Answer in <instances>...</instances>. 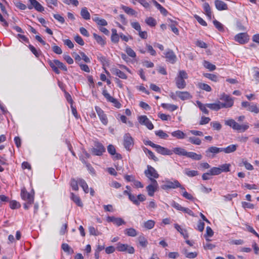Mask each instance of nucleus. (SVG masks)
<instances>
[{"mask_svg": "<svg viewBox=\"0 0 259 259\" xmlns=\"http://www.w3.org/2000/svg\"><path fill=\"white\" fill-rule=\"evenodd\" d=\"M225 124L230 126L234 131H237L239 133H243L247 131L249 127V124L248 122L240 124L232 118L225 120Z\"/></svg>", "mask_w": 259, "mask_h": 259, "instance_id": "1", "label": "nucleus"}, {"mask_svg": "<svg viewBox=\"0 0 259 259\" xmlns=\"http://www.w3.org/2000/svg\"><path fill=\"white\" fill-rule=\"evenodd\" d=\"M188 77L187 72L184 70H180L177 77L176 78V84L177 87L179 89H183L186 86L185 79Z\"/></svg>", "mask_w": 259, "mask_h": 259, "instance_id": "2", "label": "nucleus"}, {"mask_svg": "<svg viewBox=\"0 0 259 259\" xmlns=\"http://www.w3.org/2000/svg\"><path fill=\"white\" fill-rule=\"evenodd\" d=\"M49 64L52 70L56 73L60 74V72L59 68L61 70L67 71V67L58 60H49Z\"/></svg>", "mask_w": 259, "mask_h": 259, "instance_id": "3", "label": "nucleus"}, {"mask_svg": "<svg viewBox=\"0 0 259 259\" xmlns=\"http://www.w3.org/2000/svg\"><path fill=\"white\" fill-rule=\"evenodd\" d=\"M180 186V182L175 179L169 180L168 179L163 181V190H169V189H175Z\"/></svg>", "mask_w": 259, "mask_h": 259, "instance_id": "4", "label": "nucleus"}, {"mask_svg": "<svg viewBox=\"0 0 259 259\" xmlns=\"http://www.w3.org/2000/svg\"><path fill=\"white\" fill-rule=\"evenodd\" d=\"M220 99L224 102H222L223 108H230L234 104V99L229 95L224 93L221 95Z\"/></svg>", "mask_w": 259, "mask_h": 259, "instance_id": "5", "label": "nucleus"}, {"mask_svg": "<svg viewBox=\"0 0 259 259\" xmlns=\"http://www.w3.org/2000/svg\"><path fill=\"white\" fill-rule=\"evenodd\" d=\"M116 245V249L118 251L126 252L130 254H133L135 252L134 248L127 244H122L119 242Z\"/></svg>", "mask_w": 259, "mask_h": 259, "instance_id": "6", "label": "nucleus"}, {"mask_svg": "<svg viewBox=\"0 0 259 259\" xmlns=\"http://www.w3.org/2000/svg\"><path fill=\"white\" fill-rule=\"evenodd\" d=\"M134 139L130 134H125L123 136V146L127 150L130 151L134 146Z\"/></svg>", "mask_w": 259, "mask_h": 259, "instance_id": "7", "label": "nucleus"}, {"mask_svg": "<svg viewBox=\"0 0 259 259\" xmlns=\"http://www.w3.org/2000/svg\"><path fill=\"white\" fill-rule=\"evenodd\" d=\"M144 173L150 181L155 180V179L157 178L159 176L155 169L150 165L147 166V169L145 170Z\"/></svg>", "mask_w": 259, "mask_h": 259, "instance_id": "8", "label": "nucleus"}, {"mask_svg": "<svg viewBox=\"0 0 259 259\" xmlns=\"http://www.w3.org/2000/svg\"><path fill=\"white\" fill-rule=\"evenodd\" d=\"M21 197L29 204H32L34 202L33 196L28 193L25 188H23L21 190Z\"/></svg>", "mask_w": 259, "mask_h": 259, "instance_id": "9", "label": "nucleus"}, {"mask_svg": "<svg viewBox=\"0 0 259 259\" xmlns=\"http://www.w3.org/2000/svg\"><path fill=\"white\" fill-rule=\"evenodd\" d=\"M105 152V148L104 146L99 142H97L95 144V147L92 148V153L94 155L101 156Z\"/></svg>", "mask_w": 259, "mask_h": 259, "instance_id": "10", "label": "nucleus"}, {"mask_svg": "<svg viewBox=\"0 0 259 259\" xmlns=\"http://www.w3.org/2000/svg\"><path fill=\"white\" fill-rule=\"evenodd\" d=\"M164 55L166 62L172 64L176 62L177 58L172 50L168 49L166 51Z\"/></svg>", "mask_w": 259, "mask_h": 259, "instance_id": "11", "label": "nucleus"}, {"mask_svg": "<svg viewBox=\"0 0 259 259\" xmlns=\"http://www.w3.org/2000/svg\"><path fill=\"white\" fill-rule=\"evenodd\" d=\"M106 220L107 222L112 223L117 227H119L126 224L125 222L122 218H116L114 216H108Z\"/></svg>", "mask_w": 259, "mask_h": 259, "instance_id": "12", "label": "nucleus"}, {"mask_svg": "<svg viewBox=\"0 0 259 259\" xmlns=\"http://www.w3.org/2000/svg\"><path fill=\"white\" fill-rule=\"evenodd\" d=\"M95 110L101 122L105 125H107L108 120L103 110L98 106L95 107Z\"/></svg>", "mask_w": 259, "mask_h": 259, "instance_id": "13", "label": "nucleus"}, {"mask_svg": "<svg viewBox=\"0 0 259 259\" xmlns=\"http://www.w3.org/2000/svg\"><path fill=\"white\" fill-rule=\"evenodd\" d=\"M222 152V148L215 146H211L205 151L206 156L210 158H213L214 155Z\"/></svg>", "mask_w": 259, "mask_h": 259, "instance_id": "14", "label": "nucleus"}, {"mask_svg": "<svg viewBox=\"0 0 259 259\" xmlns=\"http://www.w3.org/2000/svg\"><path fill=\"white\" fill-rule=\"evenodd\" d=\"M30 5L28 6V8L31 10L35 9L37 11L42 12L44 11V8L36 0H29Z\"/></svg>", "mask_w": 259, "mask_h": 259, "instance_id": "15", "label": "nucleus"}, {"mask_svg": "<svg viewBox=\"0 0 259 259\" xmlns=\"http://www.w3.org/2000/svg\"><path fill=\"white\" fill-rule=\"evenodd\" d=\"M158 188V184L156 180H152L151 181V184L146 187V190L148 194L150 196H153L154 192L156 191Z\"/></svg>", "mask_w": 259, "mask_h": 259, "instance_id": "16", "label": "nucleus"}, {"mask_svg": "<svg viewBox=\"0 0 259 259\" xmlns=\"http://www.w3.org/2000/svg\"><path fill=\"white\" fill-rule=\"evenodd\" d=\"M139 121L141 124L145 125L149 130L153 128V124L145 115L140 116L139 118Z\"/></svg>", "mask_w": 259, "mask_h": 259, "instance_id": "17", "label": "nucleus"}, {"mask_svg": "<svg viewBox=\"0 0 259 259\" xmlns=\"http://www.w3.org/2000/svg\"><path fill=\"white\" fill-rule=\"evenodd\" d=\"M235 40L241 44H245L248 40V35L245 33H240L235 36Z\"/></svg>", "mask_w": 259, "mask_h": 259, "instance_id": "18", "label": "nucleus"}, {"mask_svg": "<svg viewBox=\"0 0 259 259\" xmlns=\"http://www.w3.org/2000/svg\"><path fill=\"white\" fill-rule=\"evenodd\" d=\"M107 151L111 155L114 156V158L116 159H120L122 158L121 155L116 152L115 148L113 145L110 144L108 146Z\"/></svg>", "mask_w": 259, "mask_h": 259, "instance_id": "19", "label": "nucleus"}, {"mask_svg": "<svg viewBox=\"0 0 259 259\" xmlns=\"http://www.w3.org/2000/svg\"><path fill=\"white\" fill-rule=\"evenodd\" d=\"M206 106L209 109L214 111H218L223 108L222 105V102L220 101H217L214 103L206 104Z\"/></svg>", "mask_w": 259, "mask_h": 259, "instance_id": "20", "label": "nucleus"}, {"mask_svg": "<svg viewBox=\"0 0 259 259\" xmlns=\"http://www.w3.org/2000/svg\"><path fill=\"white\" fill-rule=\"evenodd\" d=\"M214 5L216 9L219 11L226 10L228 9L227 5L224 2L220 0H215Z\"/></svg>", "mask_w": 259, "mask_h": 259, "instance_id": "21", "label": "nucleus"}, {"mask_svg": "<svg viewBox=\"0 0 259 259\" xmlns=\"http://www.w3.org/2000/svg\"><path fill=\"white\" fill-rule=\"evenodd\" d=\"M176 95L182 100H186L192 98L190 94L188 92L177 91Z\"/></svg>", "mask_w": 259, "mask_h": 259, "instance_id": "22", "label": "nucleus"}, {"mask_svg": "<svg viewBox=\"0 0 259 259\" xmlns=\"http://www.w3.org/2000/svg\"><path fill=\"white\" fill-rule=\"evenodd\" d=\"M238 145L236 144L230 145L226 148H222V152H224L226 154L231 153L235 151Z\"/></svg>", "mask_w": 259, "mask_h": 259, "instance_id": "23", "label": "nucleus"}, {"mask_svg": "<svg viewBox=\"0 0 259 259\" xmlns=\"http://www.w3.org/2000/svg\"><path fill=\"white\" fill-rule=\"evenodd\" d=\"M171 135L178 139H184L186 137V134L180 130L175 131L171 133Z\"/></svg>", "mask_w": 259, "mask_h": 259, "instance_id": "24", "label": "nucleus"}, {"mask_svg": "<svg viewBox=\"0 0 259 259\" xmlns=\"http://www.w3.org/2000/svg\"><path fill=\"white\" fill-rule=\"evenodd\" d=\"M175 228L184 237L185 239L188 238L189 236L187 231L185 229L182 228L179 225L175 224Z\"/></svg>", "mask_w": 259, "mask_h": 259, "instance_id": "25", "label": "nucleus"}, {"mask_svg": "<svg viewBox=\"0 0 259 259\" xmlns=\"http://www.w3.org/2000/svg\"><path fill=\"white\" fill-rule=\"evenodd\" d=\"M186 157L196 160H199L202 158L201 154H198L193 152H187Z\"/></svg>", "mask_w": 259, "mask_h": 259, "instance_id": "26", "label": "nucleus"}, {"mask_svg": "<svg viewBox=\"0 0 259 259\" xmlns=\"http://www.w3.org/2000/svg\"><path fill=\"white\" fill-rule=\"evenodd\" d=\"M178 23L176 21H170V23L168 24V26L170 28L171 31L176 35H178L179 34V31L176 27Z\"/></svg>", "mask_w": 259, "mask_h": 259, "instance_id": "27", "label": "nucleus"}, {"mask_svg": "<svg viewBox=\"0 0 259 259\" xmlns=\"http://www.w3.org/2000/svg\"><path fill=\"white\" fill-rule=\"evenodd\" d=\"M203 8L206 15L209 19H211L212 13L209 4L207 3H205L203 5Z\"/></svg>", "mask_w": 259, "mask_h": 259, "instance_id": "28", "label": "nucleus"}, {"mask_svg": "<svg viewBox=\"0 0 259 259\" xmlns=\"http://www.w3.org/2000/svg\"><path fill=\"white\" fill-rule=\"evenodd\" d=\"M93 37L97 43L100 45L103 46L106 44V40L104 37H103L96 33L93 34Z\"/></svg>", "mask_w": 259, "mask_h": 259, "instance_id": "29", "label": "nucleus"}, {"mask_svg": "<svg viewBox=\"0 0 259 259\" xmlns=\"http://www.w3.org/2000/svg\"><path fill=\"white\" fill-rule=\"evenodd\" d=\"M93 20L95 22L97 25L102 26L107 25L108 23L106 20L100 18L98 17H95L93 18Z\"/></svg>", "mask_w": 259, "mask_h": 259, "instance_id": "30", "label": "nucleus"}, {"mask_svg": "<svg viewBox=\"0 0 259 259\" xmlns=\"http://www.w3.org/2000/svg\"><path fill=\"white\" fill-rule=\"evenodd\" d=\"M174 153L180 156H186L187 152L185 149L181 147H176L173 149Z\"/></svg>", "mask_w": 259, "mask_h": 259, "instance_id": "31", "label": "nucleus"}, {"mask_svg": "<svg viewBox=\"0 0 259 259\" xmlns=\"http://www.w3.org/2000/svg\"><path fill=\"white\" fill-rule=\"evenodd\" d=\"M71 199L78 206L82 207L83 206L81 201L77 195H75L73 193H71Z\"/></svg>", "mask_w": 259, "mask_h": 259, "instance_id": "32", "label": "nucleus"}, {"mask_svg": "<svg viewBox=\"0 0 259 259\" xmlns=\"http://www.w3.org/2000/svg\"><path fill=\"white\" fill-rule=\"evenodd\" d=\"M144 142L145 145H149L153 148H155L156 150L158 153H162V147H161L160 146L156 145V144H154L153 143H152L151 141H149V140L144 141Z\"/></svg>", "mask_w": 259, "mask_h": 259, "instance_id": "33", "label": "nucleus"}, {"mask_svg": "<svg viewBox=\"0 0 259 259\" xmlns=\"http://www.w3.org/2000/svg\"><path fill=\"white\" fill-rule=\"evenodd\" d=\"M80 15L82 18L85 20H89L91 18V15L86 7H83L80 11Z\"/></svg>", "mask_w": 259, "mask_h": 259, "instance_id": "34", "label": "nucleus"}, {"mask_svg": "<svg viewBox=\"0 0 259 259\" xmlns=\"http://www.w3.org/2000/svg\"><path fill=\"white\" fill-rule=\"evenodd\" d=\"M196 104L200 109V110L204 113L206 114H208L209 113L208 110L206 109L207 106L206 104H202L201 102L199 101H196Z\"/></svg>", "mask_w": 259, "mask_h": 259, "instance_id": "35", "label": "nucleus"}, {"mask_svg": "<svg viewBox=\"0 0 259 259\" xmlns=\"http://www.w3.org/2000/svg\"><path fill=\"white\" fill-rule=\"evenodd\" d=\"M113 73L122 79H126L127 78L126 74L118 69H113Z\"/></svg>", "mask_w": 259, "mask_h": 259, "instance_id": "36", "label": "nucleus"}, {"mask_svg": "<svg viewBox=\"0 0 259 259\" xmlns=\"http://www.w3.org/2000/svg\"><path fill=\"white\" fill-rule=\"evenodd\" d=\"M124 233L128 236L135 237L137 235V231L133 228L126 229L124 230Z\"/></svg>", "mask_w": 259, "mask_h": 259, "instance_id": "37", "label": "nucleus"}, {"mask_svg": "<svg viewBox=\"0 0 259 259\" xmlns=\"http://www.w3.org/2000/svg\"><path fill=\"white\" fill-rule=\"evenodd\" d=\"M78 184L82 187V189L85 193H88L89 192L88 185L84 180L78 179Z\"/></svg>", "mask_w": 259, "mask_h": 259, "instance_id": "38", "label": "nucleus"}, {"mask_svg": "<svg viewBox=\"0 0 259 259\" xmlns=\"http://www.w3.org/2000/svg\"><path fill=\"white\" fill-rule=\"evenodd\" d=\"M247 110L254 113H258L259 112V108L257 107L256 104L251 103L249 107L247 108Z\"/></svg>", "mask_w": 259, "mask_h": 259, "instance_id": "39", "label": "nucleus"}, {"mask_svg": "<svg viewBox=\"0 0 259 259\" xmlns=\"http://www.w3.org/2000/svg\"><path fill=\"white\" fill-rule=\"evenodd\" d=\"M184 174L189 177H193L197 176L198 175V171L186 168L184 170Z\"/></svg>", "mask_w": 259, "mask_h": 259, "instance_id": "40", "label": "nucleus"}, {"mask_svg": "<svg viewBox=\"0 0 259 259\" xmlns=\"http://www.w3.org/2000/svg\"><path fill=\"white\" fill-rule=\"evenodd\" d=\"M121 9L124 11V12L128 15H134L136 13V11L134 9L125 6H121Z\"/></svg>", "mask_w": 259, "mask_h": 259, "instance_id": "41", "label": "nucleus"}, {"mask_svg": "<svg viewBox=\"0 0 259 259\" xmlns=\"http://www.w3.org/2000/svg\"><path fill=\"white\" fill-rule=\"evenodd\" d=\"M203 66H204V67L209 69L210 71H213L216 68V67L214 65L210 63L209 62L207 61H204Z\"/></svg>", "mask_w": 259, "mask_h": 259, "instance_id": "42", "label": "nucleus"}, {"mask_svg": "<svg viewBox=\"0 0 259 259\" xmlns=\"http://www.w3.org/2000/svg\"><path fill=\"white\" fill-rule=\"evenodd\" d=\"M188 141L193 144L200 145L201 143V141L198 138L191 137L188 139Z\"/></svg>", "mask_w": 259, "mask_h": 259, "instance_id": "43", "label": "nucleus"}, {"mask_svg": "<svg viewBox=\"0 0 259 259\" xmlns=\"http://www.w3.org/2000/svg\"><path fill=\"white\" fill-rule=\"evenodd\" d=\"M78 179L77 180H75L74 179H71L70 181V186L72 189V190L74 191H77L78 190Z\"/></svg>", "mask_w": 259, "mask_h": 259, "instance_id": "44", "label": "nucleus"}, {"mask_svg": "<svg viewBox=\"0 0 259 259\" xmlns=\"http://www.w3.org/2000/svg\"><path fill=\"white\" fill-rule=\"evenodd\" d=\"M163 108L166 109L170 111H173L178 108V106L173 104L163 103Z\"/></svg>", "mask_w": 259, "mask_h": 259, "instance_id": "45", "label": "nucleus"}, {"mask_svg": "<svg viewBox=\"0 0 259 259\" xmlns=\"http://www.w3.org/2000/svg\"><path fill=\"white\" fill-rule=\"evenodd\" d=\"M138 241L140 245L143 247H145L148 244V241L147 239L144 236H142L139 237Z\"/></svg>", "mask_w": 259, "mask_h": 259, "instance_id": "46", "label": "nucleus"}, {"mask_svg": "<svg viewBox=\"0 0 259 259\" xmlns=\"http://www.w3.org/2000/svg\"><path fill=\"white\" fill-rule=\"evenodd\" d=\"M62 249L66 252L68 253H72L73 250L67 243H63L62 244Z\"/></svg>", "mask_w": 259, "mask_h": 259, "instance_id": "47", "label": "nucleus"}, {"mask_svg": "<svg viewBox=\"0 0 259 259\" xmlns=\"http://www.w3.org/2000/svg\"><path fill=\"white\" fill-rule=\"evenodd\" d=\"M199 88L206 92H210L211 91V87L207 84L204 83H199L198 84Z\"/></svg>", "mask_w": 259, "mask_h": 259, "instance_id": "48", "label": "nucleus"}, {"mask_svg": "<svg viewBox=\"0 0 259 259\" xmlns=\"http://www.w3.org/2000/svg\"><path fill=\"white\" fill-rule=\"evenodd\" d=\"M155 222L152 220H148L144 223V226L147 229H151L154 226Z\"/></svg>", "mask_w": 259, "mask_h": 259, "instance_id": "49", "label": "nucleus"}, {"mask_svg": "<svg viewBox=\"0 0 259 259\" xmlns=\"http://www.w3.org/2000/svg\"><path fill=\"white\" fill-rule=\"evenodd\" d=\"M10 206L12 209H17L20 207L21 205L19 202L16 200H12L10 202Z\"/></svg>", "mask_w": 259, "mask_h": 259, "instance_id": "50", "label": "nucleus"}, {"mask_svg": "<svg viewBox=\"0 0 259 259\" xmlns=\"http://www.w3.org/2000/svg\"><path fill=\"white\" fill-rule=\"evenodd\" d=\"M213 235V232L210 227H207L206 228V234H205V237L207 241H210L209 239L207 238V237H211Z\"/></svg>", "mask_w": 259, "mask_h": 259, "instance_id": "51", "label": "nucleus"}, {"mask_svg": "<svg viewBox=\"0 0 259 259\" xmlns=\"http://www.w3.org/2000/svg\"><path fill=\"white\" fill-rule=\"evenodd\" d=\"M209 171L212 176L218 175L221 173L220 167H213L210 169Z\"/></svg>", "mask_w": 259, "mask_h": 259, "instance_id": "52", "label": "nucleus"}, {"mask_svg": "<svg viewBox=\"0 0 259 259\" xmlns=\"http://www.w3.org/2000/svg\"><path fill=\"white\" fill-rule=\"evenodd\" d=\"M126 54L132 58H135L136 56V53L134 51L129 47H126L125 49Z\"/></svg>", "mask_w": 259, "mask_h": 259, "instance_id": "53", "label": "nucleus"}, {"mask_svg": "<svg viewBox=\"0 0 259 259\" xmlns=\"http://www.w3.org/2000/svg\"><path fill=\"white\" fill-rule=\"evenodd\" d=\"M213 23L216 28H217L219 31H224V26L221 23L215 20L213 21Z\"/></svg>", "mask_w": 259, "mask_h": 259, "instance_id": "54", "label": "nucleus"}, {"mask_svg": "<svg viewBox=\"0 0 259 259\" xmlns=\"http://www.w3.org/2000/svg\"><path fill=\"white\" fill-rule=\"evenodd\" d=\"M103 95L109 102L115 101L114 98L110 96V95L107 92L106 90H104L102 93Z\"/></svg>", "mask_w": 259, "mask_h": 259, "instance_id": "55", "label": "nucleus"}, {"mask_svg": "<svg viewBox=\"0 0 259 259\" xmlns=\"http://www.w3.org/2000/svg\"><path fill=\"white\" fill-rule=\"evenodd\" d=\"M89 231L90 235H92L98 236L100 234V233L93 226H91L89 228Z\"/></svg>", "mask_w": 259, "mask_h": 259, "instance_id": "56", "label": "nucleus"}, {"mask_svg": "<svg viewBox=\"0 0 259 259\" xmlns=\"http://www.w3.org/2000/svg\"><path fill=\"white\" fill-rule=\"evenodd\" d=\"M230 166L231 165L228 163L221 165L220 167V170H221V172L229 171Z\"/></svg>", "mask_w": 259, "mask_h": 259, "instance_id": "57", "label": "nucleus"}, {"mask_svg": "<svg viewBox=\"0 0 259 259\" xmlns=\"http://www.w3.org/2000/svg\"><path fill=\"white\" fill-rule=\"evenodd\" d=\"M48 6L53 9L52 6H54L55 7H57L58 6V0H45Z\"/></svg>", "mask_w": 259, "mask_h": 259, "instance_id": "58", "label": "nucleus"}, {"mask_svg": "<svg viewBox=\"0 0 259 259\" xmlns=\"http://www.w3.org/2000/svg\"><path fill=\"white\" fill-rule=\"evenodd\" d=\"M145 22L148 25L150 26H154L156 24V20L152 17L147 18L145 20Z\"/></svg>", "mask_w": 259, "mask_h": 259, "instance_id": "59", "label": "nucleus"}, {"mask_svg": "<svg viewBox=\"0 0 259 259\" xmlns=\"http://www.w3.org/2000/svg\"><path fill=\"white\" fill-rule=\"evenodd\" d=\"M210 125L215 130L220 131L222 128V125L218 121H212L210 123Z\"/></svg>", "mask_w": 259, "mask_h": 259, "instance_id": "60", "label": "nucleus"}, {"mask_svg": "<svg viewBox=\"0 0 259 259\" xmlns=\"http://www.w3.org/2000/svg\"><path fill=\"white\" fill-rule=\"evenodd\" d=\"M128 198L135 204H136L137 205H139L140 202H139V201L137 199V198L136 196L133 195L132 194H131L129 195Z\"/></svg>", "mask_w": 259, "mask_h": 259, "instance_id": "61", "label": "nucleus"}, {"mask_svg": "<svg viewBox=\"0 0 259 259\" xmlns=\"http://www.w3.org/2000/svg\"><path fill=\"white\" fill-rule=\"evenodd\" d=\"M205 76L212 81L217 82L218 81V77L214 74L210 73H206Z\"/></svg>", "mask_w": 259, "mask_h": 259, "instance_id": "62", "label": "nucleus"}, {"mask_svg": "<svg viewBox=\"0 0 259 259\" xmlns=\"http://www.w3.org/2000/svg\"><path fill=\"white\" fill-rule=\"evenodd\" d=\"M165 255L167 256L170 258L175 259V258H177L179 256V254L178 252H169L168 253H167V252H166Z\"/></svg>", "mask_w": 259, "mask_h": 259, "instance_id": "63", "label": "nucleus"}, {"mask_svg": "<svg viewBox=\"0 0 259 259\" xmlns=\"http://www.w3.org/2000/svg\"><path fill=\"white\" fill-rule=\"evenodd\" d=\"M210 120L209 117L202 116L200 121L199 124L200 125H203L208 123Z\"/></svg>", "mask_w": 259, "mask_h": 259, "instance_id": "64", "label": "nucleus"}]
</instances>
